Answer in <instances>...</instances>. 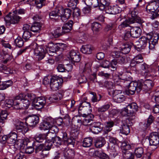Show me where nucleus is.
Instances as JSON below:
<instances>
[{"label": "nucleus", "mask_w": 159, "mask_h": 159, "mask_svg": "<svg viewBox=\"0 0 159 159\" xmlns=\"http://www.w3.org/2000/svg\"><path fill=\"white\" fill-rule=\"evenodd\" d=\"M141 72L140 74L145 76H149L150 74L151 69L149 66L145 63L142 64L141 66Z\"/></svg>", "instance_id": "obj_24"}, {"label": "nucleus", "mask_w": 159, "mask_h": 159, "mask_svg": "<svg viewBox=\"0 0 159 159\" xmlns=\"http://www.w3.org/2000/svg\"><path fill=\"white\" fill-rule=\"evenodd\" d=\"M111 104L109 103L106 104L98 108V111L99 113L104 112L107 111L110 107Z\"/></svg>", "instance_id": "obj_47"}, {"label": "nucleus", "mask_w": 159, "mask_h": 159, "mask_svg": "<svg viewBox=\"0 0 159 159\" xmlns=\"http://www.w3.org/2000/svg\"><path fill=\"white\" fill-rule=\"evenodd\" d=\"M13 82L11 80L1 82L0 84V89L4 90L11 86Z\"/></svg>", "instance_id": "obj_36"}, {"label": "nucleus", "mask_w": 159, "mask_h": 159, "mask_svg": "<svg viewBox=\"0 0 159 159\" xmlns=\"http://www.w3.org/2000/svg\"><path fill=\"white\" fill-rule=\"evenodd\" d=\"M30 143V140H29V142H28L27 144L24 145L22 147L20 148H25V152L27 154H31L34 151V148L33 147L31 146L27 147L28 144Z\"/></svg>", "instance_id": "obj_49"}, {"label": "nucleus", "mask_w": 159, "mask_h": 159, "mask_svg": "<svg viewBox=\"0 0 159 159\" xmlns=\"http://www.w3.org/2000/svg\"><path fill=\"white\" fill-rule=\"evenodd\" d=\"M60 9H56L54 10L51 11L49 14V17L51 19H53L54 17L57 16L60 17Z\"/></svg>", "instance_id": "obj_50"}, {"label": "nucleus", "mask_w": 159, "mask_h": 159, "mask_svg": "<svg viewBox=\"0 0 159 159\" xmlns=\"http://www.w3.org/2000/svg\"><path fill=\"white\" fill-rule=\"evenodd\" d=\"M22 116L25 118V123L20 121H18L15 124V126L16 129L18 132H21L24 134L28 130L27 125L30 126L36 125L39 122V118L35 115H29L26 111L22 112Z\"/></svg>", "instance_id": "obj_2"}, {"label": "nucleus", "mask_w": 159, "mask_h": 159, "mask_svg": "<svg viewBox=\"0 0 159 159\" xmlns=\"http://www.w3.org/2000/svg\"><path fill=\"white\" fill-rule=\"evenodd\" d=\"M48 136H49V135L46 134H39L38 135H36L35 136V139L36 142H35L36 143L38 142H42L44 139H46L47 137Z\"/></svg>", "instance_id": "obj_43"}, {"label": "nucleus", "mask_w": 159, "mask_h": 159, "mask_svg": "<svg viewBox=\"0 0 159 159\" xmlns=\"http://www.w3.org/2000/svg\"><path fill=\"white\" fill-rule=\"evenodd\" d=\"M66 45L64 43H58L55 44L52 42H50L45 45L46 49H48V52L49 53H55L59 49H63V47Z\"/></svg>", "instance_id": "obj_12"}, {"label": "nucleus", "mask_w": 159, "mask_h": 159, "mask_svg": "<svg viewBox=\"0 0 159 159\" xmlns=\"http://www.w3.org/2000/svg\"><path fill=\"white\" fill-rule=\"evenodd\" d=\"M30 47L33 50L34 54L38 60L43 59L45 54L48 52V49H46L45 46L38 45L35 43L31 44Z\"/></svg>", "instance_id": "obj_8"}, {"label": "nucleus", "mask_w": 159, "mask_h": 159, "mask_svg": "<svg viewBox=\"0 0 159 159\" xmlns=\"http://www.w3.org/2000/svg\"><path fill=\"white\" fill-rule=\"evenodd\" d=\"M62 82V79L57 76L52 77L50 85L51 89L53 91L58 90L61 85Z\"/></svg>", "instance_id": "obj_13"}, {"label": "nucleus", "mask_w": 159, "mask_h": 159, "mask_svg": "<svg viewBox=\"0 0 159 159\" xmlns=\"http://www.w3.org/2000/svg\"><path fill=\"white\" fill-rule=\"evenodd\" d=\"M127 108L130 112V114H133V113L136 112L138 109V106L136 103H132L128 105L127 106Z\"/></svg>", "instance_id": "obj_37"}, {"label": "nucleus", "mask_w": 159, "mask_h": 159, "mask_svg": "<svg viewBox=\"0 0 159 159\" xmlns=\"http://www.w3.org/2000/svg\"><path fill=\"white\" fill-rule=\"evenodd\" d=\"M15 43L16 45L18 47L20 48L23 46L24 44V41L20 37H18L15 40Z\"/></svg>", "instance_id": "obj_55"}, {"label": "nucleus", "mask_w": 159, "mask_h": 159, "mask_svg": "<svg viewBox=\"0 0 159 159\" xmlns=\"http://www.w3.org/2000/svg\"><path fill=\"white\" fill-rule=\"evenodd\" d=\"M148 139L150 145L156 146L159 144V136L156 132L151 133L149 135Z\"/></svg>", "instance_id": "obj_20"}, {"label": "nucleus", "mask_w": 159, "mask_h": 159, "mask_svg": "<svg viewBox=\"0 0 159 159\" xmlns=\"http://www.w3.org/2000/svg\"><path fill=\"white\" fill-rule=\"evenodd\" d=\"M73 15L75 20L79 19L80 16V11L78 8H75L74 9Z\"/></svg>", "instance_id": "obj_52"}, {"label": "nucleus", "mask_w": 159, "mask_h": 159, "mask_svg": "<svg viewBox=\"0 0 159 159\" xmlns=\"http://www.w3.org/2000/svg\"><path fill=\"white\" fill-rule=\"evenodd\" d=\"M112 95L114 101L118 103H120L124 101L125 99V97L122 93L120 90H115L112 92Z\"/></svg>", "instance_id": "obj_18"}, {"label": "nucleus", "mask_w": 159, "mask_h": 159, "mask_svg": "<svg viewBox=\"0 0 159 159\" xmlns=\"http://www.w3.org/2000/svg\"><path fill=\"white\" fill-rule=\"evenodd\" d=\"M83 116L85 118L83 120L82 123L85 126L88 125V123H90L93 118V116L92 114L87 115L84 114L83 115Z\"/></svg>", "instance_id": "obj_34"}, {"label": "nucleus", "mask_w": 159, "mask_h": 159, "mask_svg": "<svg viewBox=\"0 0 159 159\" xmlns=\"http://www.w3.org/2000/svg\"><path fill=\"white\" fill-rule=\"evenodd\" d=\"M50 136L49 135L47 137L46 139V141L44 144L43 147L46 151L49 150L52 146V143L51 139V137H49Z\"/></svg>", "instance_id": "obj_33"}, {"label": "nucleus", "mask_w": 159, "mask_h": 159, "mask_svg": "<svg viewBox=\"0 0 159 159\" xmlns=\"http://www.w3.org/2000/svg\"><path fill=\"white\" fill-rule=\"evenodd\" d=\"M93 142L92 139L90 137L84 138L82 142L83 146L84 147H89Z\"/></svg>", "instance_id": "obj_42"}, {"label": "nucleus", "mask_w": 159, "mask_h": 159, "mask_svg": "<svg viewBox=\"0 0 159 159\" xmlns=\"http://www.w3.org/2000/svg\"><path fill=\"white\" fill-rule=\"evenodd\" d=\"M112 7V14L115 15L119 13L121 11V8L117 5H114Z\"/></svg>", "instance_id": "obj_59"}, {"label": "nucleus", "mask_w": 159, "mask_h": 159, "mask_svg": "<svg viewBox=\"0 0 159 159\" xmlns=\"http://www.w3.org/2000/svg\"><path fill=\"white\" fill-rule=\"evenodd\" d=\"M25 98H28L29 102H32L31 108L40 109L42 108L46 102L45 98L43 97L37 98L35 95L32 93H28Z\"/></svg>", "instance_id": "obj_6"}, {"label": "nucleus", "mask_w": 159, "mask_h": 159, "mask_svg": "<svg viewBox=\"0 0 159 159\" xmlns=\"http://www.w3.org/2000/svg\"><path fill=\"white\" fill-rule=\"evenodd\" d=\"M22 37L25 40L27 41L31 37V33L29 31H24Z\"/></svg>", "instance_id": "obj_61"}, {"label": "nucleus", "mask_w": 159, "mask_h": 159, "mask_svg": "<svg viewBox=\"0 0 159 159\" xmlns=\"http://www.w3.org/2000/svg\"><path fill=\"white\" fill-rule=\"evenodd\" d=\"M121 115L124 116H129L131 115L130 114V113L128 109L127 108V107L126 106V107L122 109L121 111L120 112Z\"/></svg>", "instance_id": "obj_56"}, {"label": "nucleus", "mask_w": 159, "mask_h": 159, "mask_svg": "<svg viewBox=\"0 0 159 159\" xmlns=\"http://www.w3.org/2000/svg\"><path fill=\"white\" fill-rule=\"evenodd\" d=\"M131 37L134 38L139 37L142 32L141 30L139 27H134L130 30Z\"/></svg>", "instance_id": "obj_27"}, {"label": "nucleus", "mask_w": 159, "mask_h": 159, "mask_svg": "<svg viewBox=\"0 0 159 159\" xmlns=\"http://www.w3.org/2000/svg\"><path fill=\"white\" fill-rule=\"evenodd\" d=\"M121 144V148L123 150V152L124 153H126V150L130 149L132 146H133V144L130 145L129 143L125 141H124L122 143H120Z\"/></svg>", "instance_id": "obj_39"}, {"label": "nucleus", "mask_w": 159, "mask_h": 159, "mask_svg": "<svg viewBox=\"0 0 159 159\" xmlns=\"http://www.w3.org/2000/svg\"><path fill=\"white\" fill-rule=\"evenodd\" d=\"M73 22L70 20L64 24L62 27V31L64 33L69 32L72 29Z\"/></svg>", "instance_id": "obj_30"}, {"label": "nucleus", "mask_w": 159, "mask_h": 159, "mask_svg": "<svg viewBox=\"0 0 159 159\" xmlns=\"http://www.w3.org/2000/svg\"><path fill=\"white\" fill-rule=\"evenodd\" d=\"M61 145L60 148H61V152H57L55 153L54 159H58L61 157V159H67L73 158L75 155L74 150L69 149L66 146Z\"/></svg>", "instance_id": "obj_9"}, {"label": "nucleus", "mask_w": 159, "mask_h": 159, "mask_svg": "<svg viewBox=\"0 0 159 159\" xmlns=\"http://www.w3.org/2000/svg\"><path fill=\"white\" fill-rule=\"evenodd\" d=\"M28 142H29V139L27 138L17 139V135L15 132H11L8 134L7 144L12 146L16 149L22 147L24 145L27 144Z\"/></svg>", "instance_id": "obj_4"}, {"label": "nucleus", "mask_w": 159, "mask_h": 159, "mask_svg": "<svg viewBox=\"0 0 159 159\" xmlns=\"http://www.w3.org/2000/svg\"><path fill=\"white\" fill-rule=\"evenodd\" d=\"M103 125L100 122H95L90 125L89 130L92 133L98 134L103 129Z\"/></svg>", "instance_id": "obj_21"}, {"label": "nucleus", "mask_w": 159, "mask_h": 159, "mask_svg": "<svg viewBox=\"0 0 159 159\" xmlns=\"http://www.w3.org/2000/svg\"><path fill=\"white\" fill-rule=\"evenodd\" d=\"M130 46L127 44H123L119 47V49L121 51L122 54H126L130 51Z\"/></svg>", "instance_id": "obj_35"}, {"label": "nucleus", "mask_w": 159, "mask_h": 159, "mask_svg": "<svg viewBox=\"0 0 159 159\" xmlns=\"http://www.w3.org/2000/svg\"><path fill=\"white\" fill-rule=\"evenodd\" d=\"M104 125V131L105 133H107L111 130L112 127L114 125V122L112 121L107 122Z\"/></svg>", "instance_id": "obj_41"}, {"label": "nucleus", "mask_w": 159, "mask_h": 159, "mask_svg": "<svg viewBox=\"0 0 159 159\" xmlns=\"http://www.w3.org/2000/svg\"><path fill=\"white\" fill-rule=\"evenodd\" d=\"M62 140L64 142L65 145L62 147L66 146L69 145H72L74 146L75 144V140L73 138H68L67 136V134L64 132L62 133Z\"/></svg>", "instance_id": "obj_23"}, {"label": "nucleus", "mask_w": 159, "mask_h": 159, "mask_svg": "<svg viewBox=\"0 0 159 159\" xmlns=\"http://www.w3.org/2000/svg\"><path fill=\"white\" fill-rule=\"evenodd\" d=\"M92 94L93 95V96L92 98V101L93 102H96L100 100L101 98V95H98V96L94 93H93Z\"/></svg>", "instance_id": "obj_64"}, {"label": "nucleus", "mask_w": 159, "mask_h": 159, "mask_svg": "<svg viewBox=\"0 0 159 159\" xmlns=\"http://www.w3.org/2000/svg\"><path fill=\"white\" fill-rule=\"evenodd\" d=\"M26 95L20 93L16 96L14 98L12 107L16 110L26 108L30 105L28 98H25Z\"/></svg>", "instance_id": "obj_5"}, {"label": "nucleus", "mask_w": 159, "mask_h": 159, "mask_svg": "<svg viewBox=\"0 0 159 159\" xmlns=\"http://www.w3.org/2000/svg\"><path fill=\"white\" fill-rule=\"evenodd\" d=\"M85 110L87 111L88 114L87 115L92 114L91 108L89 102H84L82 104L80 105V107L79 108V111H80Z\"/></svg>", "instance_id": "obj_25"}, {"label": "nucleus", "mask_w": 159, "mask_h": 159, "mask_svg": "<svg viewBox=\"0 0 159 159\" xmlns=\"http://www.w3.org/2000/svg\"><path fill=\"white\" fill-rule=\"evenodd\" d=\"M61 29L60 28H58L54 31L52 33L53 36L55 38H57L58 37L62 35L63 34V32H61Z\"/></svg>", "instance_id": "obj_53"}, {"label": "nucleus", "mask_w": 159, "mask_h": 159, "mask_svg": "<svg viewBox=\"0 0 159 159\" xmlns=\"http://www.w3.org/2000/svg\"><path fill=\"white\" fill-rule=\"evenodd\" d=\"M137 10L136 8H134L131 11V14L129 15L131 16V17H129L128 20H125L119 25L118 26L119 28L121 29L122 28L129 26V25L130 24L134 23L136 18L138 16H137Z\"/></svg>", "instance_id": "obj_11"}, {"label": "nucleus", "mask_w": 159, "mask_h": 159, "mask_svg": "<svg viewBox=\"0 0 159 159\" xmlns=\"http://www.w3.org/2000/svg\"><path fill=\"white\" fill-rule=\"evenodd\" d=\"M101 25L97 22H94L92 25V30L93 31H98L101 28Z\"/></svg>", "instance_id": "obj_57"}, {"label": "nucleus", "mask_w": 159, "mask_h": 159, "mask_svg": "<svg viewBox=\"0 0 159 159\" xmlns=\"http://www.w3.org/2000/svg\"><path fill=\"white\" fill-rule=\"evenodd\" d=\"M89 152L91 156H95L100 158L101 153L102 152V151L95 150L94 149H92Z\"/></svg>", "instance_id": "obj_60"}, {"label": "nucleus", "mask_w": 159, "mask_h": 159, "mask_svg": "<svg viewBox=\"0 0 159 159\" xmlns=\"http://www.w3.org/2000/svg\"><path fill=\"white\" fill-rule=\"evenodd\" d=\"M67 58L72 63L78 62L80 60V57L79 52L76 51L71 50L67 56Z\"/></svg>", "instance_id": "obj_16"}, {"label": "nucleus", "mask_w": 159, "mask_h": 159, "mask_svg": "<svg viewBox=\"0 0 159 159\" xmlns=\"http://www.w3.org/2000/svg\"><path fill=\"white\" fill-rule=\"evenodd\" d=\"M143 153V149L141 147L136 148L135 149V155L138 158L141 157Z\"/></svg>", "instance_id": "obj_48"}, {"label": "nucleus", "mask_w": 159, "mask_h": 159, "mask_svg": "<svg viewBox=\"0 0 159 159\" xmlns=\"http://www.w3.org/2000/svg\"><path fill=\"white\" fill-rule=\"evenodd\" d=\"M52 119L53 120L51 121V123L53 125L55 126H56L55 125L56 124L59 126H60L63 121L62 119L60 117L56 118L55 119L52 118Z\"/></svg>", "instance_id": "obj_51"}, {"label": "nucleus", "mask_w": 159, "mask_h": 159, "mask_svg": "<svg viewBox=\"0 0 159 159\" xmlns=\"http://www.w3.org/2000/svg\"><path fill=\"white\" fill-rule=\"evenodd\" d=\"M159 39V34L157 33H153L152 36L149 35L147 37H142L138 41L135 42V48L138 51H140L144 49L147 43H149V48L150 50H153L155 48V46L157 43Z\"/></svg>", "instance_id": "obj_3"}, {"label": "nucleus", "mask_w": 159, "mask_h": 159, "mask_svg": "<svg viewBox=\"0 0 159 159\" xmlns=\"http://www.w3.org/2000/svg\"><path fill=\"white\" fill-rule=\"evenodd\" d=\"M143 61V57L140 54H139L131 60L130 63L131 66L134 67L136 64Z\"/></svg>", "instance_id": "obj_31"}, {"label": "nucleus", "mask_w": 159, "mask_h": 159, "mask_svg": "<svg viewBox=\"0 0 159 159\" xmlns=\"http://www.w3.org/2000/svg\"><path fill=\"white\" fill-rule=\"evenodd\" d=\"M45 0H29V4L31 5H36L39 8H41L44 5Z\"/></svg>", "instance_id": "obj_32"}, {"label": "nucleus", "mask_w": 159, "mask_h": 159, "mask_svg": "<svg viewBox=\"0 0 159 159\" xmlns=\"http://www.w3.org/2000/svg\"><path fill=\"white\" fill-rule=\"evenodd\" d=\"M139 84L142 86V90L146 92L151 89L154 85L153 81L149 79H147L144 81L143 80H139Z\"/></svg>", "instance_id": "obj_15"}, {"label": "nucleus", "mask_w": 159, "mask_h": 159, "mask_svg": "<svg viewBox=\"0 0 159 159\" xmlns=\"http://www.w3.org/2000/svg\"><path fill=\"white\" fill-rule=\"evenodd\" d=\"M8 114L7 111L2 110L0 114V124H4L6 120L7 119V116Z\"/></svg>", "instance_id": "obj_38"}, {"label": "nucleus", "mask_w": 159, "mask_h": 159, "mask_svg": "<svg viewBox=\"0 0 159 159\" xmlns=\"http://www.w3.org/2000/svg\"><path fill=\"white\" fill-rule=\"evenodd\" d=\"M52 120V117H48L40 123L39 127V129L41 130H48L46 134L48 135L50 133L56 134L58 131L59 129L57 126L53 125L51 123V121Z\"/></svg>", "instance_id": "obj_7"}, {"label": "nucleus", "mask_w": 159, "mask_h": 159, "mask_svg": "<svg viewBox=\"0 0 159 159\" xmlns=\"http://www.w3.org/2000/svg\"><path fill=\"white\" fill-rule=\"evenodd\" d=\"M131 119L130 118H127L125 120L122 121L123 124L122 125V128L120 129V132L122 134L127 135L130 133L129 125H131L133 123L132 120L130 121Z\"/></svg>", "instance_id": "obj_14"}, {"label": "nucleus", "mask_w": 159, "mask_h": 159, "mask_svg": "<svg viewBox=\"0 0 159 159\" xmlns=\"http://www.w3.org/2000/svg\"><path fill=\"white\" fill-rule=\"evenodd\" d=\"M0 71L6 74L10 73L9 69L7 68L5 66L0 64Z\"/></svg>", "instance_id": "obj_58"}, {"label": "nucleus", "mask_w": 159, "mask_h": 159, "mask_svg": "<svg viewBox=\"0 0 159 159\" xmlns=\"http://www.w3.org/2000/svg\"><path fill=\"white\" fill-rule=\"evenodd\" d=\"M52 79V77L48 76L44 77L43 80V84L44 85H50V83Z\"/></svg>", "instance_id": "obj_62"}, {"label": "nucleus", "mask_w": 159, "mask_h": 159, "mask_svg": "<svg viewBox=\"0 0 159 159\" xmlns=\"http://www.w3.org/2000/svg\"><path fill=\"white\" fill-rule=\"evenodd\" d=\"M93 47L90 45H83L80 48L81 52L83 53L90 54L92 52Z\"/></svg>", "instance_id": "obj_29"}, {"label": "nucleus", "mask_w": 159, "mask_h": 159, "mask_svg": "<svg viewBox=\"0 0 159 159\" xmlns=\"http://www.w3.org/2000/svg\"><path fill=\"white\" fill-rule=\"evenodd\" d=\"M105 143L104 138L100 137L96 139L95 143V146L97 148H100L102 147Z\"/></svg>", "instance_id": "obj_40"}, {"label": "nucleus", "mask_w": 159, "mask_h": 159, "mask_svg": "<svg viewBox=\"0 0 159 159\" xmlns=\"http://www.w3.org/2000/svg\"><path fill=\"white\" fill-rule=\"evenodd\" d=\"M33 147L36 146L35 152L37 155L40 156L41 158H43L47 156L46 154H44L43 152L46 151L43 147V144H40L39 145H36V143H33Z\"/></svg>", "instance_id": "obj_17"}, {"label": "nucleus", "mask_w": 159, "mask_h": 159, "mask_svg": "<svg viewBox=\"0 0 159 159\" xmlns=\"http://www.w3.org/2000/svg\"><path fill=\"white\" fill-rule=\"evenodd\" d=\"M52 140V144L57 147H59L61 145V138L58 136H55V137H51Z\"/></svg>", "instance_id": "obj_45"}, {"label": "nucleus", "mask_w": 159, "mask_h": 159, "mask_svg": "<svg viewBox=\"0 0 159 159\" xmlns=\"http://www.w3.org/2000/svg\"><path fill=\"white\" fill-rule=\"evenodd\" d=\"M158 7V6L157 5L156 1H152L148 3L146 7V9L147 12L153 13L157 10Z\"/></svg>", "instance_id": "obj_26"}, {"label": "nucleus", "mask_w": 159, "mask_h": 159, "mask_svg": "<svg viewBox=\"0 0 159 159\" xmlns=\"http://www.w3.org/2000/svg\"><path fill=\"white\" fill-rule=\"evenodd\" d=\"M106 138L110 142L108 145L109 148L110 149L112 152H115V147L117 146V144H118L119 141L116 138L109 135H107Z\"/></svg>", "instance_id": "obj_22"}, {"label": "nucleus", "mask_w": 159, "mask_h": 159, "mask_svg": "<svg viewBox=\"0 0 159 159\" xmlns=\"http://www.w3.org/2000/svg\"><path fill=\"white\" fill-rule=\"evenodd\" d=\"M72 14L71 10L68 8L60 9V17L63 21H65L68 19Z\"/></svg>", "instance_id": "obj_19"}, {"label": "nucleus", "mask_w": 159, "mask_h": 159, "mask_svg": "<svg viewBox=\"0 0 159 159\" xmlns=\"http://www.w3.org/2000/svg\"><path fill=\"white\" fill-rule=\"evenodd\" d=\"M77 0H70L68 2L67 6L68 7L72 9L75 8L76 4L78 3Z\"/></svg>", "instance_id": "obj_54"}, {"label": "nucleus", "mask_w": 159, "mask_h": 159, "mask_svg": "<svg viewBox=\"0 0 159 159\" xmlns=\"http://www.w3.org/2000/svg\"><path fill=\"white\" fill-rule=\"evenodd\" d=\"M130 74L125 71L121 72L119 70L115 75H113V80L114 83L117 85H121L123 83L128 82V90L126 91V93L128 95H133L136 91L139 93L142 90V86L139 84V80L129 82L132 80Z\"/></svg>", "instance_id": "obj_1"}, {"label": "nucleus", "mask_w": 159, "mask_h": 159, "mask_svg": "<svg viewBox=\"0 0 159 159\" xmlns=\"http://www.w3.org/2000/svg\"><path fill=\"white\" fill-rule=\"evenodd\" d=\"M41 27L40 24L39 23L36 22L31 26L30 30L34 32H39Z\"/></svg>", "instance_id": "obj_46"}, {"label": "nucleus", "mask_w": 159, "mask_h": 159, "mask_svg": "<svg viewBox=\"0 0 159 159\" xmlns=\"http://www.w3.org/2000/svg\"><path fill=\"white\" fill-rule=\"evenodd\" d=\"M110 0H100L99 9L101 11L104 10L105 6L110 4Z\"/></svg>", "instance_id": "obj_44"}, {"label": "nucleus", "mask_w": 159, "mask_h": 159, "mask_svg": "<svg viewBox=\"0 0 159 159\" xmlns=\"http://www.w3.org/2000/svg\"><path fill=\"white\" fill-rule=\"evenodd\" d=\"M14 99H7L4 102V104L5 106L8 107H12L13 104Z\"/></svg>", "instance_id": "obj_63"}, {"label": "nucleus", "mask_w": 159, "mask_h": 159, "mask_svg": "<svg viewBox=\"0 0 159 159\" xmlns=\"http://www.w3.org/2000/svg\"><path fill=\"white\" fill-rule=\"evenodd\" d=\"M122 53L119 51H115L112 53V55L116 58L117 61L120 64H122L125 62V57L124 56H122Z\"/></svg>", "instance_id": "obj_28"}, {"label": "nucleus", "mask_w": 159, "mask_h": 159, "mask_svg": "<svg viewBox=\"0 0 159 159\" xmlns=\"http://www.w3.org/2000/svg\"><path fill=\"white\" fill-rule=\"evenodd\" d=\"M20 17L18 16L16 13V11L13 13H9L4 18V20L7 25H10L11 24H15L18 23Z\"/></svg>", "instance_id": "obj_10"}]
</instances>
